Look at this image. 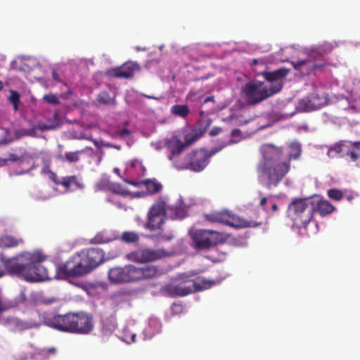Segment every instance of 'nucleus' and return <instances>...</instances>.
I'll return each mask as SVG.
<instances>
[{"label":"nucleus","mask_w":360,"mask_h":360,"mask_svg":"<svg viewBox=\"0 0 360 360\" xmlns=\"http://www.w3.org/2000/svg\"><path fill=\"white\" fill-rule=\"evenodd\" d=\"M44 259L37 252H23L11 258H7L4 253H0V262L7 273L28 282H39L51 278L48 268L41 264Z\"/></svg>","instance_id":"1"},{"label":"nucleus","mask_w":360,"mask_h":360,"mask_svg":"<svg viewBox=\"0 0 360 360\" xmlns=\"http://www.w3.org/2000/svg\"><path fill=\"white\" fill-rule=\"evenodd\" d=\"M290 147L295 153H290L287 160H282L281 150H275L271 155L265 157L259 164L257 167L259 178L265 184L268 189L276 187L281 182L290 169L291 160H295L300 157V146L292 143Z\"/></svg>","instance_id":"2"},{"label":"nucleus","mask_w":360,"mask_h":360,"mask_svg":"<svg viewBox=\"0 0 360 360\" xmlns=\"http://www.w3.org/2000/svg\"><path fill=\"white\" fill-rule=\"evenodd\" d=\"M158 274V269L155 265L137 266L127 264L124 266H115L108 270V276L110 283L125 284L155 277Z\"/></svg>","instance_id":"3"},{"label":"nucleus","mask_w":360,"mask_h":360,"mask_svg":"<svg viewBox=\"0 0 360 360\" xmlns=\"http://www.w3.org/2000/svg\"><path fill=\"white\" fill-rule=\"evenodd\" d=\"M222 279H207L205 278L193 280L190 276L182 274L179 276L178 282L165 285L162 291L172 297H184L189 294L208 289L219 284Z\"/></svg>","instance_id":"4"},{"label":"nucleus","mask_w":360,"mask_h":360,"mask_svg":"<svg viewBox=\"0 0 360 360\" xmlns=\"http://www.w3.org/2000/svg\"><path fill=\"white\" fill-rule=\"evenodd\" d=\"M236 143L232 139L223 143L219 146L212 148L210 150L203 148L193 150L186 155L184 161L174 160V166L178 170H191L195 172L202 171L209 164L210 158L228 145Z\"/></svg>","instance_id":"5"},{"label":"nucleus","mask_w":360,"mask_h":360,"mask_svg":"<svg viewBox=\"0 0 360 360\" xmlns=\"http://www.w3.org/2000/svg\"><path fill=\"white\" fill-rule=\"evenodd\" d=\"M162 200L156 202L149 210L146 227L153 232L151 237L160 241H169L174 238L172 229L165 224L166 209Z\"/></svg>","instance_id":"6"},{"label":"nucleus","mask_w":360,"mask_h":360,"mask_svg":"<svg viewBox=\"0 0 360 360\" xmlns=\"http://www.w3.org/2000/svg\"><path fill=\"white\" fill-rule=\"evenodd\" d=\"M282 87L281 82L272 84L267 87L263 82L251 81L245 84L242 92L248 104L255 105L279 92Z\"/></svg>","instance_id":"7"},{"label":"nucleus","mask_w":360,"mask_h":360,"mask_svg":"<svg viewBox=\"0 0 360 360\" xmlns=\"http://www.w3.org/2000/svg\"><path fill=\"white\" fill-rule=\"evenodd\" d=\"M288 211L295 224L306 227L312 219L314 202L311 199L297 198L289 204Z\"/></svg>","instance_id":"8"},{"label":"nucleus","mask_w":360,"mask_h":360,"mask_svg":"<svg viewBox=\"0 0 360 360\" xmlns=\"http://www.w3.org/2000/svg\"><path fill=\"white\" fill-rule=\"evenodd\" d=\"M292 65L297 70L309 75L314 71L323 70L331 65L330 60L322 53L321 48L312 50L307 58L304 60L292 61Z\"/></svg>","instance_id":"9"},{"label":"nucleus","mask_w":360,"mask_h":360,"mask_svg":"<svg viewBox=\"0 0 360 360\" xmlns=\"http://www.w3.org/2000/svg\"><path fill=\"white\" fill-rule=\"evenodd\" d=\"M205 218L211 222L220 223L238 228H256L263 224L262 221L243 219L228 211L213 212L206 214Z\"/></svg>","instance_id":"10"},{"label":"nucleus","mask_w":360,"mask_h":360,"mask_svg":"<svg viewBox=\"0 0 360 360\" xmlns=\"http://www.w3.org/2000/svg\"><path fill=\"white\" fill-rule=\"evenodd\" d=\"M327 154L331 158L340 156L360 164V141L341 140L330 146Z\"/></svg>","instance_id":"11"},{"label":"nucleus","mask_w":360,"mask_h":360,"mask_svg":"<svg viewBox=\"0 0 360 360\" xmlns=\"http://www.w3.org/2000/svg\"><path fill=\"white\" fill-rule=\"evenodd\" d=\"M193 247L198 250H208L219 244H222L226 239L221 233L213 230L199 229L191 234Z\"/></svg>","instance_id":"12"},{"label":"nucleus","mask_w":360,"mask_h":360,"mask_svg":"<svg viewBox=\"0 0 360 360\" xmlns=\"http://www.w3.org/2000/svg\"><path fill=\"white\" fill-rule=\"evenodd\" d=\"M44 324L55 330L72 333L73 330V313L69 312L65 314H54L46 317Z\"/></svg>","instance_id":"13"},{"label":"nucleus","mask_w":360,"mask_h":360,"mask_svg":"<svg viewBox=\"0 0 360 360\" xmlns=\"http://www.w3.org/2000/svg\"><path fill=\"white\" fill-rule=\"evenodd\" d=\"M164 249L141 248L128 254L129 260L138 263H146L156 261L167 256Z\"/></svg>","instance_id":"14"},{"label":"nucleus","mask_w":360,"mask_h":360,"mask_svg":"<svg viewBox=\"0 0 360 360\" xmlns=\"http://www.w3.org/2000/svg\"><path fill=\"white\" fill-rule=\"evenodd\" d=\"M328 101L327 94L313 93L300 100L298 108L304 112L313 111L327 105Z\"/></svg>","instance_id":"15"},{"label":"nucleus","mask_w":360,"mask_h":360,"mask_svg":"<svg viewBox=\"0 0 360 360\" xmlns=\"http://www.w3.org/2000/svg\"><path fill=\"white\" fill-rule=\"evenodd\" d=\"M72 325V333L82 335L89 334L94 328L92 316L83 311L73 313Z\"/></svg>","instance_id":"16"},{"label":"nucleus","mask_w":360,"mask_h":360,"mask_svg":"<svg viewBox=\"0 0 360 360\" xmlns=\"http://www.w3.org/2000/svg\"><path fill=\"white\" fill-rule=\"evenodd\" d=\"M139 70V67L137 63L127 62L122 66L109 70L108 71V75L116 78L129 79L132 77L135 71Z\"/></svg>","instance_id":"17"},{"label":"nucleus","mask_w":360,"mask_h":360,"mask_svg":"<svg viewBox=\"0 0 360 360\" xmlns=\"http://www.w3.org/2000/svg\"><path fill=\"white\" fill-rule=\"evenodd\" d=\"M75 255H73L65 263L60 264L57 266V270L59 274L68 276H82L78 265L77 264Z\"/></svg>","instance_id":"18"},{"label":"nucleus","mask_w":360,"mask_h":360,"mask_svg":"<svg viewBox=\"0 0 360 360\" xmlns=\"http://www.w3.org/2000/svg\"><path fill=\"white\" fill-rule=\"evenodd\" d=\"M166 145L167 148L170 150L169 159L173 162L174 160H178L176 157L179 155L186 148V144H184L177 136H172L167 141Z\"/></svg>","instance_id":"19"},{"label":"nucleus","mask_w":360,"mask_h":360,"mask_svg":"<svg viewBox=\"0 0 360 360\" xmlns=\"http://www.w3.org/2000/svg\"><path fill=\"white\" fill-rule=\"evenodd\" d=\"M84 251L92 270L104 262L105 252L102 249L89 248L85 249Z\"/></svg>","instance_id":"20"},{"label":"nucleus","mask_w":360,"mask_h":360,"mask_svg":"<svg viewBox=\"0 0 360 360\" xmlns=\"http://www.w3.org/2000/svg\"><path fill=\"white\" fill-rule=\"evenodd\" d=\"M62 186L68 191H74L83 190L85 188L84 183L81 177L71 175L63 177Z\"/></svg>","instance_id":"21"},{"label":"nucleus","mask_w":360,"mask_h":360,"mask_svg":"<svg viewBox=\"0 0 360 360\" xmlns=\"http://www.w3.org/2000/svg\"><path fill=\"white\" fill-rule=\"evenodd\" d=\"M75 255L78 269L82 276L87 274L92 271L89 260L86 258V255L84 250L78 252Z\"/></svg>","instance_id":"22"},{"label":"nucleus","mask_w":360,"mask_h":360,"mask_svg":"<svg viewBox=\"0 0 360 360\" xmlns=\"http://www.w3.org/2000/svg\"><path fill=\"white\" fill-rule=\"evenodd\" d=\"M289 73V70L281 68L272 72H262L261 74L268 82H278L284 78Z\"/></svg>","instance_id":"23"},{"label":"nucleus","mask_w":360,"mask_h":360,"mask_svg":"<svg viewBox=\"0 0 360 360\" xmlns=\"http://www.w3.org/2000/svg\"><path fill=\"white\" fill-rule=\"evenodd\" d=\"M24 240L22 238H18L11 235H4L0 236V248H11L22 244Z\"/></svg>","instance_id":"24"},{"label":"nucleus","mask_w":360,"mask_h":360,"mask_svg":"<svg viewBox=\"0 0 360 360\" xmlns=\"http://www.w3.org/2000/svg\"><path fill=\"white\" fill-rule=\"evenodd\" d=\"M335 207L327 200H319L314 203V212L319 213L321 217H324L332 213Z\"/></svg>","instance_id":"25"},{"label":"nucleus","mask_w":360,"mask_h":360,"mask_svg":"<svg viewBox=\"0 0 360 360\" xmlns=\"http://www.w3.org/2000/svg\"><path fill=\"white\" fill-rule=\"evenodd\" d=\"M146 188V193L148 195H155L162 190V185L155 178L143 180V185Z\"/></svg>","instance_id":"26"},{"label":"nucleus","mask_w":360,"mask_h":360,"mask_svg":"<svg viewBox=\"0 0 360 360\" xmlns=\"http://www.w3.org/2000/svg\"><path fill=\"white\" fill-rule=\"evenodd\" d=\"M114 240L112 234L106 231H102L98 232L92 239L91 243L95 244L107 243Z\"/></svg>","instance_id":"27"},{"label":"nucleus","mask_w":360,"mask_h":360,"mask_svg":"<svg viewBox=\"0 0 360 360\" xmlns=\"http://www.w3.org/2000/svg\"><path fill=\"white\" fill-rule=\"evenodd\" d=\"M203 134V132L200 130L192 129L190 132L184 134V143L186 144V147L193 144L197 140H198Z\"/></svg>","instance_id":"28"},{"label":"nucleus","mask_w":360,"mask_h":360,"mask_svg":"<svg viewBox=\"0 0 360 360\" xmlns=\"http://www.w3.org/2000/svg\"><path fill=\"white\" fill-rule=\"evenodd\" d=\"M171 112L176 116L186 118L189 114V108L186 105H174L171 108Z\"/></svg>","instance_id":"29"},{"label":"nucleus","mask_w":360,"mask_h":360,"mask_svg":"<svg viewBox=\"0 0 360 360\" xmlns=\"http://www.w3.org/2000/svg\"><path fill=\"white\" fill-rule=\"evenodd\" d=\"M121 240L128 243H136L139 240V236L134 231H124L121 236Z\"/></svg>","instance_id":"30"},{"label":"nucleus","mask_w":360,"mask_h":360,"mask_svg":"<svg viewBox=\"0 0 360 360\" xmlns=\"http://www.w3.org/2000/svg\"><path fill=\"white\" fill-rule=\"evenodd\" d=\"M83 152L84 150H77L75 152H66L64 155V157H63L62 159L65 160L70 163L77 162L80 160L79 154Z\"/></svg>","instance_id":"31"},{"label":"nucleus","mask_w":360,"mask_h":360,"mask_svg":"<svg viewBox=\"0 0 360 360\" xmlns=\"http://www.w3.org/2000/svg\"><path fill=\"white\" fill-rule=\"evenodd\" d=\"M10 93L11 95L8 97V101L13 104L14 110L17 111L18 110L20 95L15 90H11Z\"/></svg>","instance_id":"32"},{"label":"nucleus","mask_w":360,"mask_h":360,"mask_svg":"<svg viewBox=\"0 0 360 360\" xmlns=\"http://www.w3.org/2000/svg\"><path fill=\"white\" fill-rule=\"evenodd\" d=\"M328 195L330 199L334 200H340L343 197L342 191L335 188L328 190Z\"/></svg>","instance_id":"33"},{"label":"nucleus","mask_w":360,"mask_h":360,"mask_svg":"<svg viewBox=\"0 0 360 360\" xmlns=\"http://www.w3.org/2000/svg\"><path fill=\"white\" fill-rule=\"evenodd\" d=\"M98 101L103 104H109L111 98L109 94L106 91H103L98 95Z\"/></svg>","instance_id":"34"},{"label":"nucleus","mask_w":360,"mask_h":360,"mask_svg":"<svg viewBox=\"0 0 360 360\" xmlns=\"http://www.w3.org/2000/svg\"><path fill=\"white\" fill-rule=\"evenodd\" d=\"M44 100L51 104L58 103V100L56 95L53 94H46L44 96Z\"/></svg>","instance_id":"35"},{"label":"nucleus","mask_w":360,"mask_h":360,"mask_svg":"<svg viewBox=\"0 0 360 360\" xmlns=\"http://www.w3.org/2000/svg\"><path fill=\"white\" fill-rule=\"evenodd\" d=\"M23 158L24 155H18L15 153H9L7 160L15 162L20 161Z\"/></svg>","instance_id":"36"},{"label":"nucleus","mask_w":360,"mask_h":360,"mask_svg":"<svg viewBox=\"0 0 360 360\" xmlns=\"http://www.w3.org/2000/svg\"><path fill=\"white\" fill-rule=\"evenodd\" d=\"M130 134L131 132L128 129H123L122 130L117 131L114 135H112V136L122 138L126 135H129Z\"/></svg>","instance_id":"37"},{"label":"nucleus","mask_w":360,"mask_h":360,"mask_svg":"<svg viewBox=\"0 0 360 360\" xmlns=\"http://www.w3.org/2000/svg\"><path fill=\"white\" fill-rule=\"evenodd\" d=\"M49 179L56 184V185H61L62 186V182H63V179H59L56 175V173L54 172H50V174H49Z\"/></svg>","instance_id":"38"},{"label":"nucleus","mask_w":360,"mask_h":360,"mask_svg":"<svg viewBox=\"0 0 360 360\" xmlns=\"http://www.w3.org/2000/svg\"><path fill=\"white\" fill-rule=\"evenodd\" d=\"M124 181L129 184V185H132V186H134L136 187H140L141 186L143 185V180L142 181H131V180H129V179H124Z\"/></svg>","instance_id":"39"},{"label":"nucleus","mask_w":360,"mask_h":360,"mask_svg":"<svg viewBox=\"0 0 360 360\" xmlns=\"http://www.w3.org/2000/svg\"><path fill=\"white\" fill-rule=\"evenodd\" d=\"M147 193H146V191H137V192H134L131 194V196L133 198H143V197H146L147 196Z\"/></svg>","instance_id":"40"},{"label":"nucleus","mask_w":360,"mask_h":360,"mask_svg":"<svg viewBox=\"0 0 360 360\" xmlns=\"http://www.w3.org/2000/svg\"><path fill=\"white\" fill-rule=\"evenodd\" d=\"M221 131V129L220 127H214L210 130V134L211 136H216L219 134Z\"/></svg>","instance_id":"41"},{"label":"nucleus","mask_w":360,"mask_h":360,"mask_svg":"<svg viewBox=\"0 0 360 360\" xmlns=\"http://www.w3.org/2000/svg\"><path fill=\"white\" fill-rule=\"evenodd\" d=\"M52 77L55 81H60L58 74L55 70L52 72Z\"/></svg>","instance_id":"42"},{"label":"nucleus","mask_w":360,"mask_h":360,"mask_svg":"<svg viewBox=\"0 0 360 360\" xmlns=\"http://www.w3.org/2000/svg\"><path fill=\"white\" fill-rule=\"evenodd\" d=\"M267 202V198L264 196L262 197L259 201V205L264 207Z\"/></svg>","instance_id":"43"},{"label":"nucleus","mask_w":360,"mask_h":360,"mask_svg":"<svg viewBox=\"0 0 360 360\" xmlns=\"http://www.w3.org/2000/svg\"><path fill=\"white\" fill-rule=\"evenodd\" d=\"M240 133V130L238 129H234L231 131V136H238Z\"/></svg>","instance_id":"44"},{"label":"nucleus","mask_w":360,"mask_h":360,"mask_svg":"<svg viewBox=\"0 0 360 360\" xmlns=\"http://www.w3.org/2000/svg\"><path fill=\"white\" fill-rule=\"evenodd\" d=\"M210 101L214 102V97L213 96H208L206 98H205L204 103H207V102H210Z\"/></svg>","instance_id":"45"},{"label":"nucleus","mask_w":360,"mask_h":360,"mask_svg":"<svg viewBox=\"0 0 360 360\" xmlns=\"http://www.w3.org/2000/svg\"><path fill=\"white\" fill-rule=\"evenodd\" d=\"M47 352L49 354H54L56 352V348L55 347H51L47 349Z\"/></svg>","instance_id":"46"},{"label":"nucleus","mask_w":360,"mask_h":360,"mask_svg":"<svg viewBox=\"0 0 360 360\" xmlns=\"http://www.w3.org/2000/svg\"><path fill=\"white\" fill-rule=\"evenodd\" d=\"M114 192L117 193H120L122 195H125V193L120 188H119L118 190H115Z\"/></svg>","instance_id":"47"},{"label":"nucleus","mask_w":360,"mask_h":360,"mask_svg":"<svg viewBox=\"0 0 360 360\" xmlns=\"http://www.w3.org/2000/svg\"><path fill=\"white\" fill-rule=\"evenodd\" d=\"M271 209L273 210V212H276L278 210V206L276 204H273L272 206H271Z\"/></svg>","instance_id":"48"},{"label":"nucleus","mask_w":360,"mask_h":360,"mask_svg":"<svg viewBox=\"0 0 360 360\" xmlns=\"http://www.w3.org/2000/svg\"><path fill=\"white\" fill-rule=\"evenodd\" d=\"M175 308H181L180 304H173L172 306V310H174Z\"/></svg>","instance_id":"49"},{"label":"nucleus","mask_w":360,"mask_h":360,"mask_svg":"<svg viewBox=\"0 0 360 360\" xmlns=\"http://www.w3.org/2000/svg\"><path fill=\"white\" fill-rule=\"evenodd\" d=\"M196 94L195 93H193V92H190L188 94V97H189L190 98L193 99V97L195 96Z\"/></svg>","instance_id":"50"},{"label":"nucleus","mask_w":360,"mask_h":360,"mask_svg":"<svg viewBox=\"0 0 360 360\" xmlns=\"http://www.w3.org/2000/svg\"><path fill=\"white\" fill-rule=\"evenodd\" d=\"M113 148H115L117 150H120L121 149V146L120 145H114L113 144V146H112Z\"/></svg>","instance_id":"51"},{"label":"nucleus","mask_w":360,"mask_h":360,"mask_svg":"<svg viewBox=\"0 0 360 360\" xmlns=\"http://www.w3.org/2000/svg\"><path fill=\"white\" fill-rule=\"evenodd\" d=\"M257 63H258V60L257 59L255 58V59L252 60V65H255Z\"/></svg>","instance_id":"52"},{"label":"nucleus","mask_w":360,"mask_h":360,"mask_svg":"<svg viewBox=\"0 0 360 360\" xmlns=\"http://www.w3.org/2000/svg\"><path fill=\"white\" fill-rule=\"evenodd\" d=\"M53 128V127L51 126H44V127H42L43 129H51Z\"/></svg>","instance_id":"53"},{"label":"nucleus","mask_w":360,"mask_h":360,"mask_svg":"<svg viewBox=\"0 0 360 360\" xmlns=\"http://www.w3.org/2000/svg\"><path fill=\"white\" fill-rule=\"evenodd\" d=\"M105 146L109 147V148H112L113 144L108 143H105Z\"/></svg>","instance_id":"54"},{"label":"nucleus","mask_w":360,"mask_h":360,"mask_svg":"<svg viewBox=\"0 0 360 360\" xmlns=\"http://www.w3.org/2000/svg\"><path fill=\"white\" fill-rule=\"evenodd\" d=\"M4 84L3 82L0 80V91L3 89Z\"/></svg>","instance_id":"55"},{"label":"nucleus","mask_w":360,"mask_h":360,"mask_svg":"<svg viewBox=\"0 0 360 360\" xmlns=\"http://www.w3.org/2000/svg\"><path fill=\"white\" fill-rule=\"evenodd\" d=\"M145 96H146V98H153V99H156V98H155V97H154V96H146V95H145Z\"/></svg>","instance_id":"56"},{"label":"nucleus","mask_w":360,"mask_h":360,"mask_svg":"<svg viewBox=\"0 0 360 360\" xmlns=\"http://www.w3.org/2000/svg\"><path fill=\"white\" fill-rule=\"evenodd\" d=\"M114 172H115V173L118 174V173H119V169H117V168H115V169H114Z\"/></svg>","instance_id":"57"},{"label":"nucleus","mask_w":360,"mask_h":360,"mask_svg":"<svg viewBox=\"0 0 360 360\" xmlns=\"http://www.w3.org/2000/svg\"><path fill=\"white\" fill-rule=\"evenodd\" d=\"M135 337H136V335H135V334H133V335H131L132 341H134V338H135Z\"/></svg>","instance_id":"58"},{"label":"nucleus","mask_w":360,"mask_h":360,"mask_svg":"<svg viewBox=\"0 0 360 360\" xmlns=\"http://www.w3.org/2000/svg\"><path fill=\"white\" fill-rule=\"evenodd\" d=\"M204 115V112L203 111H201L200 112V115L202 116Z\"/></svg>","instance_id":"59"},{"label":"nucleus","mask_w":360,"mask_h":360,"mask_svg":"<svg viewBox=\"0 0 360 360\" xmlns=\"http://www.w3.org/2000/svg\"><path fill=\"white\" fill-rule=\"evenodd\" d=\"M94 144L96 145L97 142L96 141H94Z\"/></svg>","instance_id":"60"}]
</instances>
